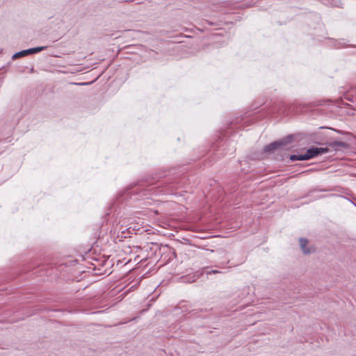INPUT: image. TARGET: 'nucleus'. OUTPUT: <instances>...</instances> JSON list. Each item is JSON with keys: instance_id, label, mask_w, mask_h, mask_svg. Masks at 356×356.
<instances>
[{"instance_id": "f257e3e1", "label": "nucleus", "mask_w": 356, "mask_h": 356, "mask_svg": "<svg viewBox=\"0 0 356 356\" xmlns=\"http://www.w3.org/2000/svg\"><path fill=\"white\" fill-rule=\"evenodd\" d=\"M292 136H288L280 140L271 143L269 145L264 147V152H273L276 149H282L292 141Z\"/></svg>"}, {"instance_id": "423d86ee", "label": "nucleus", "mask_w": 356, "mask_h": 356, "mask_svg": "<svg viewBox=\"0 0 356 356\" xmlns=\"http://www.w3.org/2000/svg\"><path fill=\"white\" fill-rule=\"evenodd\" d=\"M26 56H27L26 50H22V51H20L19 52L14 54L12 56V58L13 60H15V59H17L19 58Z\"/></svg>"}, {"instance_id": "f03ea898", "label": "nucleus", "mask_w": 356, "mask_h": 356, "mask_svg": "<svg viewBox=\"0 0 356 356\" xmlns=\"http://www.w3.org/2000/svg\"><path fill=\"white\" fill-rule=\"evenodd\" d=\"M300 242V246L302 251V252L305 254H311L312 252H314V248L312 247L307 248V245L308 244V240L307 238H300L299 239Z\"/></svg>"}, {"instance_id": "39448f33", "label": "nucleus", "mask_w": 356, "mask_h": 356, "mask_svg": "<svg viewBox=\"0 0 356 356\" xmlns=\"http://www.w3.org/2000/svg\"><path fill=\"white\" fill-rule=\"evenodd\" d=\"M329 146L334 149H337L339 147H346L347 144L343 141H333L329 143Z\"/></svg>"}, {"instance_id": "9d476101", "label": "nucleus", "mask_w": 356, "mask_h": 356, "mask_svg": "<svg viewBox=\"0 0 356 356\" xmlns=\"http://www.w3.org/2000/svg\"><path fill=\"white\" fill-rule=\"evenodd\" d=\"M79 85H88V84H90V83H79Z\"/></svg>"}, {"instance_id": "20e7f679", "label": "nucleus", "mask_w": 356, "mask_h": 356, "mask_svg": "<svg viewBox=\"0 0 356 356\" xmlns=\"http://www.w3.org/2000/svg\"><path fill=\"white\" fill-rule=\"evenodd\" d=\"M47 48V46L37 47L26 49V52L27 55L37 54L38 52H40L44 49H46Z\"/></svg>"}, {"instance_id": "6e6552de", "label": "nucleus", "mask_w": 356, "mask_h": 356, "mask_svg": "<svg viewBox=\"0 0 356 356\" xmlns=\"http://www.w3.org/2000/svg\"><path fill=\"white\" fill-rule=\"evenodd\" d=\"M319 155L327 153L329 152V149L327 147H318Z\"/></svg>"}, {"instance_id": "0eeeda50", "label": "nucleus", "mask_w": 356, "mask_h": 356, "mask_svg": "<svg viewBox=\"0 0 356 356\" xmlns=\"http://www.w3.org/2000/svg\"><path fill=\"white\" fill-rule=\"evenodd\" d=\"M302 157H305V154H301V155L293 154V155H291L290 156V159L292 161H306V159H303Z\"/></svg>"}, {"instance_id": "1a4fd4ad", "label": "nucleus", "mask_w": 356, "mask_h": 356, "mask_svg": "<svg viewBox=\"0 0 356 356\" xmlns=\"http://www.w3.org/2000/svg\"><path fill=\"white\" fill-rule=\"evenodd\" d=\"M220 273V272H219L218 270H212V271L209 272V273Z\"/></svg>"}, {"instance_id": "7ed1b4c3", "label": "nucleus", "mask_w": 356, "mask_h": 356, "mask_svg": "<svg viewBox=\"0 0 356 356\" xmlns=\"http://www.w3.org/2000/svg\"><path fill=\"white\" fill-rule=\"evenodd\" d=\"M318 155L319 152L318 147H312L307 150L306 153L305 154V157L302 158L306 159V160H309Z\"/></svg>"}]
</instances>
